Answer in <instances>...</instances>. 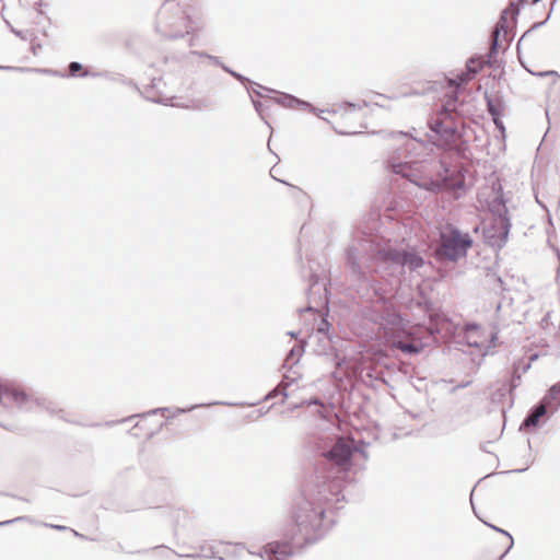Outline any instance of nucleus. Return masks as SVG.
Instances as JSON below:
<instances>
[{"instance_id": "10", "label": "nucleus", "mask_w": 560, "mask_h": 560, "mask_svg": "<svg viewBox=\"0 0 560 560\" xmlns=\"http://www.w3.org/2000/svg\"><path fill=\"white\" fill-rule=\"evenodd\" d=\"M271 101L287 108H296L319 116L318 109L313 104L289 93H278V95L272 97Z\"/></svg>"}, {"instance_id": "49", "label": "nucleus", "mask_w": 560, "mask_h": 560, "mask_svg": "<svg viewBox=\"0 0 560 560\" xmlns=\"http://www.w3.org/2000/svg\"><path fill=\"white\" fill-rule=\"evenodd\" d=\"M489 112H491V114L494 115V110L492 107L489 108Z\"/></svg>"}, {"instance_id": "37", "label": "nucleus", "mask_w": 560, "mask_h": 560, "mask_svg": "<svg viewBox=\"0 0 560 560\" xmlns=\"http://www.w3.org/2000/svg\"><path fill=\"white\" fill-rule=\"evenodd\" d=\"M137 428H139V423H138V422H137V423L132 427V429L129 431V434H130V435H132V436L138 438V436H139V433H138V432H136V429H137Z\"/></svg>"}, {"instance_id": "35", "label": "nucleus", "mask_w": 560, "mask_h": 560, "mask_svg": "<svg viewBox=\"0 0 560 560\" xmlns=\"http://www.w3.org/2000/svg\"><path fill=\"white\" fill-rule=\"evenodd\" d=\"M275 168H276V166H273V167L271 168V171H270V175H271V177H272L273 179H276L277 182L282 183V184H284V185H288V186H290V187L295 188L293 185L289 184L288 182H285V180H283V179H278V178L273 175V171H275Z\"/></svg>"}, {"instance_id": "45", "label": "nucleus", "mask_w": 560, "mask_h": 560, "mask_svg": "<svg viewBox=\"0 0 560 560\" xmlns=\"http://www.w3.org/2000/svg\"><path fill=\"white\" fill-rule=\"evenodd\" d=\"M9 495L12 497V498H16L19 500H22V501H28L27 499L22 498V497H16V495H13V494H9Z\"/></svg>"}, {"instance_id": "18", "label": "nucleus", "mask_w": 560, "mask_h": 560, "mask_svg": "<svg viewBox=\"0 0 560 560\" xmlns=\"http://www.w3.org/2000/svg\"><path fill=\"white\" fill-rule=\"evenodd\" d=\"M545 404L557 407L560 405V382L555 384L544 397Z\"/></svg>"}, {"instance_id": "24", "label": "nucleus", "mask_w": 560, "mask_h": 560, "mask_svg": "<svg viewBox=\"0 0 560 560\" xmlns=\"http://www.w3.org/2000/svg\"><path fill=\"white\" fill-rule=\"evenodd\" d=\"M481 62L474 59H470L467 65L468 71L474 74L477 73L481 69Z\"/></svg>"}, {"instance_id": "1", "label": "nucleus", "mask_w": 560, "mask_h": 560, "mask_svg": "<svg viewBox=\"0 0 560 560\" xmlns=\"http://www.w3.org/2000/svg\"><path fill=\"white\" fill-rule=\"evenodd\" d=\"M369 445L354 435L325 432L311 435L306 447L318 462L293 509L294 526L285 539L266 544L257 556H267L268 560H287L296 550L320 540L334 524V520L326 516L328 505L339 501L345 483L353 481L351 472L362 468L369 457L365 451Z\"/></svg>"}, {"instance_id": "40", "label": "nucleus", "mask_w": 560, "mask_h": 560, "mask_svg": "<svg viewBox=\"0 0 560 560\" xmlns=\"http://www.w3.org/2000/svg\"><path fill=\"white\" fill-rule=\"evenodd\" d=\"M299 335H300V331H294V330L288 331V336H290L293 339H296L299 337Z\"/></svg>"}, {"instance_id": "48", "label": "nucleus", "mask_w": 560, "mask_h": 560, "mask_svg": "<svg viewBox=\"0 0 560 560\" xmlns=\"http://www.w3.org/2000/svg\"><path fill=\"white\" fill-rule=\"evenodd\" d=\"M258 413H259V416H262V415H265V411L264 410H258Z\"/></svg>"}, {"instance_id": "50", "label": "nucleus", "mask_w": 560, "mask_h": 560, "mask_svg": "<svg viewBox=\"0 0 560 560\" xmlns=\"http://www.w3.org/2000/svg\"><path fill=\"white\" fill-rule=\"evenodd\" d=\"M538 1H539V0H534V2H535V3H536V2H538Z\"/></svg>"}, {"instance_id": "3", "label": "nucleus", "mask_w": 560, "mask_h": 560, "mask_svg": "<svg viewBox=\"0 0 560 560\" xmlns=\"http://www.w3.org/2000/svg\"><path fill=\"white\" fill-rule=\"evenodd\" d=\"M358 336L362 340L363 359L366 365L362 370L363 382L378 389L385 385V296L363 307Z\"/></svg>"}, {"instance_id": "38", "label": "nucleus", "mask_w": 560, "mask_h": 560, "mask_svg": "<svg viewBox=\"0 0 560 560\" xmlns=\"http://www.w3.org/2000/svg\"><path fill=\"white\" fill-rule=\"evenodd\" d=\"M312 311H316V310L311 304H308L305 308L299 310L300 313L312 312Z\"/></svg>"}, {"instance_id": "2", "label": "nucleus", "mask_w": 560, "mask_h": 560, "mask_svg": "<svg viewBox=\"0 0 560 560\" xmlns=\"http://www.w3.org/2000/svg\"><path fill=\"white\" fill-rule=\"evenodd\" d=\"M384 202L385 197H381L372 203L369 213L364 218L362 230L347 248V267L354 281H361L365 278L361 260H364V268L368 272L384 278L385 228L382 222Z\"/></svg>"}, {"instance_id": "6", "label": "nucleus", "mask_w": 560, "mask_h": 560, "mask_svg": "<svg viewBox=\"0 0 560 560\" xmlns=\"http://www.w3.org/2000/svg\"><path fill=\"white\" fill-rule=\"evenodd\" d=\"M3 399H8L10 402L15 404L20 409L30 410L32 407L31 404H35L39 407H44L51 415H57L59 418H63L65 411L62 409L57 410L52 402L46 401V399H32L24 390L9 386L1 385L0 386V408L5 407V402Z\"/></svg>"}, {"instance_id": "31", "label": "nucleus", "mask_w": 560, "mask_h": 560, "mask_svg": "<svg viewBox=\"0 0 560 560\" xmlns=\"http://www.w3.org/2000/svg\"><path fill=\"white\" fill-rule=\"evenodd\" d=\"M0 70L2 71H24V68L13 67V66H0Z\"/></svg>"}, {"instance_id": "13", "label": "nucleus", "mask_w": 560, "mask_h": 560, "mask_svg": "<svg viewBox=\"0 0 560 560\" xmlns=\"http://www.w3.org/2000/svg\"><path fill=\"white\" fill-rule=\"evenodd\" d=\"M295 380L292 378L290 380L289 376H285L279 384L277 387L272 388L271 390H269L265 397H264V400H271L278 396H282V400L281 402L283 404L285 401V399L289 397V394H288V387L292 385V383L294 382Z\"/></svg>"}, {"instance_id": "21", "label": "nucleus", "mask_w": 560, "mask_h": 560, "mask_svg": "<svg viewBox=\"0 0 560 560\" xmlns=\"http://www.w3.org/2000/svg\"><path fill=\"white\" fill-rule=\"evenodd\" d=\"M262 91H266V92H276L275 90H272V89H270V88H267V86H264V85H262V89H259V88H257L256 85H253V86H248V90H247V92H248L249 96H250V95H253V96H256V97H268V98H269V96H266V95L262 93ZM271 98H272V97H270V100H271Z\"/></svg>"}, {"instance_id": "29", "label": "nucleus", "mask_w": 560, "mask_h": 560, "mask_svg": "<svg viewBox=\"0 0 560 560\" xmlns=\"http://www.w3.org/2000/svg\"><path fill=\"white\" fill-rule=\"evenodd\" d=\"M7 24L10 26L11 32H12L15 36L20 37V38H21V39H23V40H27V39H28V37L26 36V33H25V32H23V31H21V30H18V28L13 27L9 22H7Z\"/></svg>"}, {"instance_id": "7", "label": "nucleus", "mask_w": 560, "mask_h": 560, "mask_svg": "<svg viewBox=\"0 0 560 560\" xmlns=\"http://www.w3.org/2000/svg\"><path fill=\"white\" fill-rule=\"evenodd\" d=\"M430 128L438 137L434 141L441 145L448 144L454 137V126L446 110L436 114V117L430 121Z\"/></svg>"}, {"instance_id": "20", "label": "nucleus", "mask_w": 560, "mask_h": 560, "mask_svg": "<svg viewBox=\"0 0 560 560\" xmlns=\"http://www.w3.org/2000/svg\"><path fill=\"white\" fill-rule=\"evenodd\" d=\"M250 101L261 120L265 121L268 127H270L269 122L265 119V104L256 100L253 95H250Z\"/></svg>"}, {"instance_id": "30", "label": "nucleus", "mask_w": 560, "mask_h": 560, "mask_svg": "<svg viewBox=\"0 0 560 560\" xmlns=\"http://www.w3.org/2000/svg\"><path fill=\"white\" fill-rule=\"evenodd\" d=\"M44 526L49 527V528H52V529H56V530H59V532L70 529L69 527H67V526H65V525H57V524H48V523H44Z\"/></svg>"}, {"instance_id": "26", "label": "nucleus", "mask_w": 560, "mask_h": 560, "mask_svg": "<svg viewBox=\"0 0 560 560\" xmlns=\"http://www.w3.org/2000/svg\"><path fill=\"white\" fill-rule=\"evenodd\" d=\"M331 325L327 320V318H323L318 325V331L323 334H328V330L330 329Z\"/></svg>"}, {"instance_id": "5", "label": "nucleus", "mask_w": 560, "mask_h": 560, "mask_svg": "<svg viewBox=\"0 0 560 560\" xmlns=\"http://www.w3.org/2000/svg\"><path fill=\"white\" fill-rule=\"evenodd\" d=\"M471 245L472 240L469 234L463 233L452 225H446L441 231L435 255L441 260L457 261L466 256Z\"/></svg>"}, {"instance_id": "44", "label": "nucleus", "mask_w": 560, "mask_h": 560, "mask_svg": "<svg viewBox=\"0 0 560 560\" xmlns=\"http://www.w3.org/2000/svg\"><path fill=\"white\" fill-rule=\"evenodd\" d=\"M393 168H394V172H396V173L402 172L401 166H399V165H395V166H393Z\"/></svg>"}, {"instance_id": "39", "label": "nucleus", "mask_w": 560, "mask_h": 560, "mask_svg": "<svg viewBox=\"0 0 560 560\" xmlns=\"http://www.w3.org/2000/svg\"><path fill=\"white\" fill-rule=\"evenodd\" d=\"M302 406H303L302 401H301V402H299V404H298V402H296V404H290L289 409H290L291 411H293V410H295V409H298V408H300V407H302Z\"/></svg>"}, {"instance_id": "11", "label": "nucleus", "mask_w": 560, "mask_h": 560, "mask_svg": "<svg viewBox=\"0 0 560 560\" xmlns=\"http://www.w3.org/2000/svg\"><path fill=\"white\" fill-rule=\"evenodd\" d=\"M199 405H196V406H190V407H187V408H168V407H159V408H154V409H151L147 412H142V413H135V415H131L127 418H124L121 420H112V421H107L105 424L107 427H113V425H116L118 423H122V422H129L136 418H145V417H149V416H152V415H158V413H164V412H172L171 416H168V418H175L176 416L178 415H182V413H186V412H189L191 410H194L195 408H197Z\"/></svg>"}, {"instance_id": "43", "label": "nucleus", "mask_w": 560, "mask_h": 560, "mask_svg": "<svg viewBox=\"0 0 560 560\" xmlns=\"http://www.w3.org/2000/svg\"><path fill=\"white\" fill-rule=\"evenodd\" d=\"M31 48H32L33 54L36 55V49L42 48V45L40 44H32Z\"/></svg>"}, {"instance_id": "9", "label": "nucleus", "mask_w": 560, "mask_h": 560, "mask_svg": "<svg viewBox=\"0 0 560 560\" xmlns=\"http://www.w3.org/2000/svg\"><path fill=\"white\" fill-rule=\"evenodd\" d=\"M387 260H392L393 262L399 264L401 266H407L411 270L417 269L423 265L422 257L419 256L413 249L387 250Z\"/></svg>"}, {"instance_id": "14", "label": "nucleus", "mask_w": 560, "mask_h": 560, "mask_svg": "<svg viewBox=\"0 0 560 560\" xmlns=\"http://www.w3.org/2000/svg\"><path fill=\"white\" fill-rule=\"evenodd\" d=\"M66 75L67 78H96L98 74H95L94 71L84 70L83 65L79 61H71L68 65Z\"/></svg>"}, {"instance_id": "34", "label": "nucleus", "mask_w": 560, "mask_h": 560, "mask_svg": "<svg viewBox=\"0 0 560 560\" xmlns=\"http://www.w3.org/2000/svg\"><path fill=\"white\" fill-rule=\"evenodd\" d=\"M189 54L190 55H196V56H199V57H202V58H208V56H211L207 51H199V50H191Z\"/></svg>"}, {"instance_id": "8", "label": "nucleus", "mask_w": 560, "mask_h": 560, "mask_svg": "<svg viewBox=\"0 0 560 560\" xmlns=\"http://www.w3.org/2000/svg\"><path fill=\"white\" fill-rule=\"evenodd\" d=\"M158 19L161 22H165L170 26L184 25L186 28L191 23V20L186 12L177 3L168 4L165 1L158 12Z\"/></svg>"}, {"instance_id": "12", "label": "nucleus", "mask_w": 560, "mask_h": 560, "mask_svg": "<svg viewBox=\"0 0 560 560\" xmlns=\"http://www.w3.org/2000/svg\"><path fill=\"white\" fill-rule=\"evenodd\" d=\"M305 351V346L301 342L295 343L287 353L282 368L291 371L296 365Z\"/></svg>"}, {"instance_id": "46", "label": "nucleus", "mask_w": 560, "mask_h": 560, "mask_svg": "<svg viewBox=\"0 0 560 560\" xmlns=\"http://www.w3.org/2000/svg\"><path fill=\"white\" fill-rule=\"evenodd\" d=\"M153 435H154V432H153V431L149 432V433L147 434V440L152 439V438H153Z\"/></svg>"}, {"instance_id": "19", "label": "nucleus", "mask_w": 560, "mask_h": 560, "mask_svg": "<svg viewBox=\"0 0 560 560\" xmlns=\"http://www.w3.org/2000/svg\"><path fill=\"white\" fill-rule=\"evenodd\" d=\"M505 18H501L500 21L498 22V24L495 25V28L492 33V45H491V50H495L498 46H500L499 44V37H500V33L501 31L504 32V35H506V28H505Z\"/></svg>"}, {"instance_id": "23", "label": "nucleus", "mask_w": 560, "mask_h": 560, "mask_svg": "<svg viewBox=\"0 0 560 560\" xmlns=\"http://www.w3.org/2000/svg\"><path fill=\"white\" fill-rule=\"evenodd\" d=\"M26 521L31 522V517L30 516H18L12 520H7V521L0 522V527L7 526V525H10L13 523L26 522Z\"/></svg>"}, {"instance_id": "32", "label": "nucleus", "mask_w": 560, "mask_h": 560, "mask_svg": "<svg viewBox=\"0 0 560 560\" xmlns=\"http://www.w3.org/2000/svg\"><path fill=\"white\" fill-rule=\"evenodd\" d=\"M320 402L319 398H310V399H304L302 400V404L303 406L304 405H307V406H311V405H318Z\"/></svg>"}, {"instance_id": "42", "label": "nucleus", "mask_w": 560, "mask_h": 560, "mask_svg": "<svg viewBox=\"0 0 560 560\" xmlns=\"http://www.w3.org/2000/svg\"><path fill=\"white\" fill-rule=\"evenodd\" d=\"M70 530L73 533V535H74L75 537H79V538H81V539H88V537H86V536H84V535H82V534L78 533L77 530H74V529H70Z\"/></svg>"}, {"instance_id": "22", "label": "nucleus", "mask_w": 560, "mask_h": 560, "mask_svg": "<svg viewBox=\"0 0 560 560\" xmlns=\"http://www.w3.org/2000/svg\"><path fill=\"white\" fill-rule=\"evenodd\" d=\"M24 71H35V72L50 74V75L58 77V78H67L66 73H63L59 70H54V69L24 68Z\"/></svg>"}, {"instance_id": "33", "label": "nucleus", "mask_w": 560, "mask_h": 560, "mask_svg": "<svg viewBox=\"0 0 560 560\" xmlns=\"http://www.w3.org/2000/svg\"><path fill=\"white\" fill-rule=\"evenodd\" d=\"M45 5V2L43 0H38L35 2L34 8L39 14H44L42 11V7Z\"/></svg>"}, {"instance_id": "27", "label": "nucleus", "mask_w": 560, "mask_h": 560, "mask_svg": "<svg viewBox=\"0 0 560 560\" xmlns=\"http://www.w3.org/2000/svg\"><path fill=\"white\" fill-rule=\"evenodd\" d=\"M186 34H189V31H186L185 33H184V32H182V31L172 32V33H170V34L165 35V37H166L167 39H172V40H174V39H178V38H184V36H185Z\"/></svg>"}, {"instance_id": "47", "label": "nucleus", "mask_w": 560, "mask_h": 560, "mask_svg": "<svg viewBox=\"0 0 560 560\" xmlns=\"http://www.w3.org/2000/svg\"><path fill=\"white\" fill-rule=\"evenodd\" d=\"M189 557L200 558L201 556L200 555H190Z\"/></svg>"}, {"instance_id": "41", "label": "nucleus", "mask_w": 560, "mask_h": 560, "mask_svg": "<svg viewBox=\"0 0 560 560\" xmlns=\"http://www.w3.org/2000/svg\"><path fill=\"white\" fill-rule=\"evenodd\" d=\"M212 405L236 406V404L226 402V401H215Z\"/></svg>"}, {"instance_id": "25", "label": "nucleus", "mask_w": 560, "mask_h": 560, "mask_svg": "<svg viewBox=\"0 0 560 560\" xmlns=\"http://www.w3.org/2000/svg\"><path fill=\"white\" fill-rule=\"evenodd\" d=\"M208 59L215 66L220 67L224 72L225 69H231L229 66H226L219 57L217 56H208Z\"/></svg>"}, {"instance_id": "36", "label": "nucleus", "mask_w": 560, "mask_h": 560, "mask_svg": "<svg viewBox=\"0 0 560 560\" xmlns=\"http://www.w3.org/2000/svg\"><path fill=\"white\" fill-rule=\"evenodd\" d=\"M346 105L352 112H354L357 108H360L359 105H357L355 103H352V102H347Z\"/></svg>"}, {"instance_id": "17", "label": "nucleus", "mask_w": 560, "mask_h": 560, "mask_svg": "<svg viewBox=\"0 0 560 560\" xmlns=\"http://www.w3.org/2000/svg\"><path fill=\"white\" fill-rule=\"evenodd\" d=\"M225 72L229 73L232 78L237 80L241 84L245 86L246 90H248V86L256 85L259 89H262V85L260 83H257L249 78L245 77L244 74L233 70V69H225Z\"/></svg>"}, {"instance_id": "28", "label": "nucleus", "mask_w": 560, "mask_h": 560, "mask_svg": "<svg viewBox=\"0 0 560 560\" xmlns=\"http://www.w3.org/2000/svg\"><path fill=\"white\" fill-rule=\"evenodd\" d=\"M319 282V276L316 275V273H311L310 275V285L307 288V292H311L315 285H317Z\"/></svg>"}, {"instance_id": "16", "label": "nucleus", "mask_w": 560, "mask_h": 560, "mask_svg": "<svg viewBox=\"0 0 560 560\" xmlns=\"http://www.w3.org/2000/svg\"><path fill=\"white\" fill-rule=\"evenodd\" d=\"M549 405L545 404L542 400L539 406L535 408V410L525 419L524 425L526 427H535L539 422L540 418L544 417L547 412V407Z\"/></svg>"}, {"instance_id": "4", "label": "nucleus", "mask_w": 560, "mask_h": 560, "mask_svg": "<svg viewBox=\"0 0 560 560\" xmlns=\"http://www.w3.org/2000/svg\"><path fill=\"white\" fill-rule=\"evenodd\" d=\"M432 332L421 325H409L398 315L387 314V343L405 354H418L430 345Z\"/></svg>"}, {"instance_id": "15", "label": "nucleus", "mask_w": 560, "mask_h": 560, "mask_svg": "<svg viewBox=\"0 0 560 560\" xmlns=\"http://www.w3.org/2000/svg\"><path fill=\"white\" fill-rule=\"evenodd\" d=\"M95 74H98L96 78H104V79H106L108 81H113V82H117V83H120V84L129 85V86H132L137 91L140 92L138 85L131 79H128L127 77H125L121 73H113V72H108V71H101V72L96 71Z\"/></svg>"}]
</instances>
